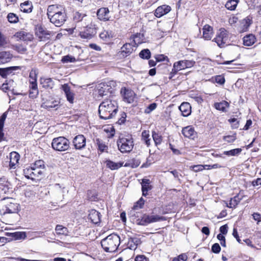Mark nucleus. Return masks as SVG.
Returning a JSON list of instances; mask_svg holds the SVG:
<instances>
[{
    "label": "nucleus",
    "instance_id": "1",
    "mask_svg": "<svg viewBox=\"0 0 261 261\" xmlns=\"http://www.w3.org/2000/svg\"><path fill=\"white\" fill-rule=\"evenodd\" d=\"M47 15L50 22L58 27L63 25L67 18L64 8L59 5H49L47 9Z\"/></svg>",
    "mask_w": 261,
    "mask_h": 261
},
{
    "label": "nucleus",
    "instance_id": "2",
    "mask_svg": "<svg viewBox=\"0 0 261 261\" xmlns=\"http://www.w3.org/2000/svg\"><path fill=\"white\" fill-rule=\"evenodd\" d=\"M117 111V103L116 101L111 99H107L101 103L98 109L100 118L104 120L113 118Z\"/></svg>",
    "mask_w": 261,
    "mask_h": 261
},
{
    "label": "nucleus",
    "instance_id": "3",
    "mask_svg": "<svg viewBox=\"0 0 261 261\" xmlns=\"http://www.w3.org/2000/svg\"><path fill=\"white\" fill-rule=\"evenodd\" d=\"M120 243V237L115 233L109 235L101 241L102 247L108 252H114L116 251Z\"/></svg>",
    "mask_w": 261,
    "mask_h": 261
},
{
    "label": "nucleus",
    "instance_id": "4",
    "mask_svg": "<svg viewBox=\"0 0 261 261\" xmlns=\"http://www.w3.org/2000/svg\"><path fill=\"white\" fill-rule=\"evenodd\" d=\"M18 208L19 204L16 203L15 199L12 198L6 197L0 200V214L1 215L17 213Z\"/></svg>",
    "mask_w": 261,
    "mask_h": 261
},
{
    "label": "nucleus",
    "instance_id": "5",
    "mask_svg": "<svg viewBox=\"0 0 261 261\" xmlns=\"http://www.w3.org/2000/svg\"><path fill=\"white\" fill-rule=\"evenodd\" d=\"M117 146L119 150L122 153L130 152L134 147L132 137L130 136L120 137L117 141Z\"/></svg>",
    "mask_w": 261,
    "mask_h": 261
},
{
    "label": "nucleus",
    "instance_id": "6",
    "mask_svg": "<svg viewBox=\"0 0 261 261\" xmlns=\"http://www.w3.org/2000/svg\"><path fill=\"white\" fill-rule=\"evenodd\" d=\"M53 148L57 151H64L70 147L69 141L64 137H59L54 138L51 143Z\"/></svg>",
    "mask_w": 261,
    "mask_h": 261
},
{
    "label": "nucleus",
    "instance_id": "7",
    "mask_svg": "<svg viewBox=\"0 0 261 261\" xmlns=\"http://www.w3.org/2000/svg\"><path fill=\"white\" fill-rule=\"evenodd\" d=\"M116 83L111 81L107 83H102L97 86L98 94L100 96L108 95L113 93L115 90Z\"/></svg>",
    "mask_w": 261,
    "mask_h": 261
},
{
    "label": "nucleus",
    "instance_id": "8",
    "mask_svg": "<svg viewBox=\"0 0 261 261\" xmlns=\"http://www.w3.org/2000/svg\"><path fill=\"white\" fill-rule=\"evenodd\" d=\"M166 220L164 217L160 216L158 215H149L144 214L140 220H138V224L145 226L151 223H154L159 221H163Z\"/></svg>",
    "mask_w": 261,
    "mask_h": 261
},
{
    "label": "nucleus",
    "instance_id": "9",
    "mask_svg": "<svg viewBox=\"0 0 261 261\" xmlns=\"http://www.w3.org/2000/svg\"><path fill=\"white\" fill-rule=\"evenodd\" d=\"M220 47H224L228 43V37L227 31L224 28L219 30L214 40Z\"/></svg>",
    "mask_w": 261,
    "mask_h": 261
},
{
    "label": "nucleus",
    "instance_id": "10",
    "mask_svg": "<svg viewBox=\"0 0 261 261\" xmlns=\"http://www.w3.org/2000/svg\"><path fill=\"white\" fill-rule=\"evenodd\" d=\"M195 62L193 60H181L174 63L171 73L175 74L178 71L193 67Z\"/></svg>",
    "mask_w": 261,
    "mask_h": 261
},
{
    "label": "nucleus",
    "instance_id": "11",
    "mask_svg": "<svg viewBox=\"0 0 261 261\" xmlns=\"http://www.w3.org/2000/svg\"><path fill=\"white\" fill-rule=\"evenodd\" d=\"M138 38L137 36H135L133 42L131 43H125L121 47V52L123 56H127L131 54L134 50V47H136L141 42L137 41L136 39Z\"/></svg>",
    "mask_w": 261,
    "mask_h": 261
},
{
    "label": "nucleus",
    "instance_id": "12",
    "mask_svg": "<svg viewBox=\"0 0 261 261\" xmlns=\"http://www.w3.org/2000/svg\"><path fill=\"white\" fill-rule=\"evenodd\" d=\"M35 34L41 41L48 40L50 38V34L49 31L42 26L36 27Z\"/></svg>",
    "mask_w": 261,
    "mask_h": 261
},
{
    "label": "nucleus",
    "instance_id": "13",
    "mask_svg": "<svg viewBox=\"0 0 261 261\" xmlns=\"http://www.w3.org/2000/svg\"><path fill=\"white\" fill-rule=\"evenodd\" d=\"M121 94L123 100L127 103H130L134 101L135 93L133 90L125 87L122 88L121 89Z\"/></svg>",
    "mask_w": 261,
    "mask_h": 261
},
{
    "label": "nucleus",
    "instance_id": "14",
    "mask_svg": "<svg viewBox=\"0 0 261 261\" xmlns=\"http://www.w3.org/2000/svg\"><path fill=\"white\" fill-rule=\"evenodd\" d=\"M86 139L83 135L75 136L73 140V144L76 149H82L86 146Z\"/></svg>",
    "mask_w": 261,
    "mask_h": 261
},
{
    "label": "nucleus",
    "instance_id": "15",
    "mask_svg": "<svg viewBox=\"0 0 261 261\" xmlns=\"http://www.w3.org/2000/svg\"><path fill=\"white\" fill-rule=\"evenodd\" d=\"M171 10V7L169 6L163 5L155 9L154 14L156 17L160 18L169 13Z\"/></svg>",
    "mask_w": 261,
    "mask_h": 261
},
{
    "label": "nucleus",
    "instance_id": "16",
    "mask_svg": "<svg viewBox=\"0 0 261 261\" xmlns=\"http://www.w3.org/2000/svg\"><path fill=\"white\" fill-rule=\"evenodd\" d=\"M109 13L110 11L108 8H101L97 12L98 18L105 21H108L110 19Z\"/></svg>",
    "mask_w": 261,
    "mask_h": 261
},
{
    "label": "nucleus",
    "instance_id": "17",
    "mask_svg": "<svg viewBox=\"0 0 261 261\" xmlns=\"http://www.w3.org/2000/svg\"><path fill=\"white\" fill-rule=\"evenodd\" d=\"M203 38L206 40H210L213 35V28L208 25L205 24L203 27Z\"/></svg>",
    "mask_w": 261,
    "mask_h": 261
},
{
    "label": "nucleus",
    "instance_id": "18",
    "mask_svg": "<svg viewBox=\"0 0 261 261\" xmlns=\"http://www.w3.org/2000/svg\"><path fill=\"white\" fill-rule=\"evenodd\" d=\"M62 89L64 91L67 100L70 103L73 102L74 100V94L71 91L70 87L68 84H64L62 85Z\"/></svg>",
    "mask_w": 261,
    "mask_h": 261
},
{
    "label": "nucleus",
    "instance_id": "19",
    "mask_svg": "<svg viewBox=\"0 0 261 261\" xmlns=\"http://www.w3.org/2000/svg\"><path fill=\"white\" fill-rule=\"evenodd\" d=\"M55 189L56 192V199L58 201H62L64 199V196L66 192H67L65 190V188H61L59 184H56L55 186Z\"/></svg>",
    "mask_w": 261,
    "mask_h": 261
},
{
    "label": "nucleus",
    "instance_id": "20",
    "mask_svg": "<svg viewBox=\"0 0 261 261\" xmlns=\"http://www.w3.org/2000/svg\"><path fill=\"white\" fill-rule=\"evenodd\" d=\"M182 115L184 117H187L191 113V107L188 102H182L179 107Z\"/></svg>",
    "mask_w": 261,
    "mask_h": 261
},
{
    "label": "nucleus",
    "instance_id": "21",
    "mask_svg": "<svg viewBox=\"0 0 261 261\" xmlns=\"http://www.w3.org/2000/svg\"><path fill=\"white\" fill-rule=\"evenodd\" d=\"M19 154L16 152H12L10 154V167L12 169L16 168V165L18 163Z\"/></svg>",
    "mask_w": 261,
    "mask_h": 261
},
{
    "label": "nucleus",
    "instance_id": "22",
    "mask_svg": "<svg viewBox=\"0 0 261 261\" xmlns=\"http://www.w3.org/2000/svg\"><path fill=\"white\" fill-rule=\"evenodd\" d=\"M13 55L9 51H3L0 52V64H5L10 62Z\"/></svg>",
    "mask_w": 261,
    "mask_h": 261
},
{
    "label": "nucleus",
    "instance_id": "23",
    "mask_svg": "<svg viewBox=\"0 0 261 261\" xmlns=\"http://www.w3.org/2000/svg\"><path fill=\"white\" fill-rule=\"evenodd\" d=\"M17 39L25 41H31L33 39V35L24 31H20L15 34V36Z\"/></svg>",
    "mask_w": 261,
    "mask_h": 261
},
{
    "label": "nucleus",
    "instance_id": "24",
    "mask_svg": "<svg viewBox=\"0 0 261 261\" xmlns=\"http://www.w3.org/2000/svg\"><path fill=\"white\" fill-rule=\"evenodd\" d=\"M89 218L93 223L97 224L100 221L101 215L97 211L92 210L90 211Z\"/></svg>",
    "mask_w": 261,
    "mask_h": 261
},
{
    "label": "nucleus",
    "instance_id": "25",
    "mask_svg": "<svg viewBox=\"0 0 261 261\" xmlns=\"http://www.w3.org/2000/svg\"><path fill=\"white\" fill-rule=\"evenodd\" d=\"M182 134L186 138H194L195 132L191 126H187L182 128Z\"/></svg>",
    "mask_w": 261,
    "mask_h": 261
},
{
    "label": "nucleus",
    "instance_id": "26",
    "mask_svg": "<svg viewBox=\"0 0 261 261\" xmlns=\"http://www.w3.org/2000/svg\"><path fill=\"white\" fill-rule=\"evenodd\" d=\"M256 41V38L253 34L246 35L243 38V44L245 46H250Z\"/></svg>",
    "mask_w": 261,
    "mask_h": 261
},
{
    "label": "nucleus",
    "instance_id": "27",
    "mask_svg": "<svg viewBox=\"0 0 261 261\" xmlns=\"http://www.w3.org/2000/svg\"><path fill=\"white\" fill-rule=\"evenodd\" d=\"M8 112L6 111L0 117V140H5L4 133H3V127L5 121L7 117Z\"/></svg>",
    "mask_w": 261,
    "mask_h": 261
},
{
    "label": "nucleus",
    "instance_id": "28",
    "mask_svg": "<svg viewBox=\"0 0 261 261\" xmlns=\"http://www.w3.org/2000/svg\"><path fill=\"white\" fill-rule=\"evenodd\" d=\"M106 166L111 170H117L123 166V163H115L111 160L106 161Z\"/></svg>",
    "mask_w": 261,
    "mask_h": 261
},
{
    "label": "nucleus",
    "instance_id": "29",
    "mask_svg": "<svg viewBox=\"0 0 261 261\" xmlns=\"http://www.w3.org/2000/svg\"><path fill=\"white\" fill-rule=\"evenodd\" d=\"M150 180L148 179H143L141 183L142 195L144 196L147 194L148 191L151 190V186H149Z\"/></svg>",
    "mask_w": 261,
    "mask_h": 261
},
{
    "label": "nucleus",
    "instance_id": "30",
    "mask_svg": "<svg viewBox=\"0 0 261 261\" xmlns=\"http://www.w3.org/2000/svg\"><path fill=\"white\" fill-rule=\"evenodd\" d=\"M33 5L31 2L26 1L20 5V10L25 13H30L32 12Z\"/></svg>",
    "mask_w": 261,
    "mask_h": 261
},
{
    "label": "nucleus",
    "instance_id": "31",
    "mask_svg": "<svg viewBox=\"0 0 261 261\" xmlns=\"http://www.w3.org/2000/svg\"><path fill=\"white\" fill-rule=\"evenodd\" d=\"M55 231L58 236L63 235L66 236L68 235L69 231L67 228L62 225H57L56 226Z\"/></svg>",
    "mask_w": 261,
    "mask_h": 261
},
{
    "label": "nucleus",
    "instance_id": "32",
    "mask_svg": "<svg viewBox=\"0 0 261 261\" xmlns=\"http://www.w3.org/2000/svg\"><path fill=\"white\" fill-rule=\"evenodd\" d=\"M96 143L98 146V150L100 151L101 153L103 152H108V146L106 143L99 139L96 140Z\"/></svg>",
    "mask_w": 261,
    "mask_h": 261
},
{
    "label": "nucleus",
    "instance_id": "33",
    "mask_svg": "<svg viewBox=\"0 0 261 261\" xmlns=\"http://www.w3.org/2000/svg\"><path fill=\"white\" fill-rule=\"evenodd\" d=\"M40 84L42 87L45 88H52L54 86V82L50 78L41 79Z\"/></svg>",
    "mask_w": 261,
    "mask_h": 261
},
{
    "label": "nucleus",
    "instance_id": "34",
    "mask_svg": "<svg viewBox=\"0 0 261 261\" xmlns=\"http://www.w3.org/2000/svg\"><path fill=\"white\" fill-rule=\"evenodd\" d=\"M239 2V0H228L225 4V8L230 11L234 10Z\"/></svg>",
    "mask_w": 261,
    "mask_h": 261
},
{
    "label": "nucleus",
    "instance_id": "35",
    "mask_svg": "<svg viewBox=\"0 0 261 261\" xmlns=\"http://www.w3.org/2000/svg\"><path fill=\"white\" fill-rule=\"evenodd\" d=\"M229 106L228 102L226 101H222L215 104V108L222 112H226V109L228 108Z\"/></svg>",
    "mask_w": 261,
    "mask_h": 261
},
{
    "label": "nucleus",
    "instance_id": "36",
    "mask_svg": "<svg viewBox=\"0 0 261 261\" xmlns=\"http://www.w3.org/2000/svg\"><path fill=\"white\" fill-rule=\"evenodd\" d=\"M241 200V198L238 195L235 196L233 198L230 199L229 203L227 204V206L230 208H235Z\"/></svg>",
    "mask_w": 261,
    "mask_h": 261
},
{
    "label": "nucleus",
    "instance_id": "37",
    "mask_svg": "<svg viewBox=\"0 0 261 261\" xmlns=\"http://www.w3.org/2000/svg\"><path fill=\"white\" fill-rule=\"evenodd\" d=\"M86 17V15L84 13L77 11L74 13L73 19L75 22H79L82 21Z\"/></svg>",
    "mask_w": 261,
    "mask_h": 261
},
{
    "label": "nucleus",
    "instance_id": "38",
    "mask_svg": "<svg viewBox=\"0 0 261 261\" xmlns=\"http://www.w3.org/2000/svg\"><path fill=\"white\" fill-rule=\"evenodd\" d=\"M141 163V162L137 159H132L128 162H126L124 166V167H129L132 168H135L138 167Z\"/></svg>",
    "mask_w": 261,
    "mask_h": 261
},
{
    "label": "nucleus",
    "instance_id": "39",
    "mask_svg": "<svg viewBox=\"0 0 261 261\" xmlns=\"http://www.w3.org/2000/svg\"><path fill=\"white\" fill-rule=\"evenodd\" d=\"M149 132L148 130H143L142 133V140L143 141L147 146L150 145L151 139L149 138Z\"/></svg>",
    "mask_w": 261,
    "mask_h": 261
},
{
    "label": "nucleus",
    "instance_id": "40",
    "mask_svg": "<svg viewBox=\"0 0 261 261\" xmlns=\"http://www.w3.org/2000/svg\"><path fill=\"white\" fill-rule=\"evenodd\" d=\"M152 137L153 139L155 145L160 144L162 142V137L158 133L155 131L152 132Z\"/></svg>",
    "mask_w": 261,
    "mask_h": 261
},
{
    "label": "nucleus",
    "instance_id": "41",
    "mask_svg": "<svg viewBox=\"0 0 261 261\" xmlns=\"http://www.w3.org/2000/svg\"><path fill=\"white\" fill-rule=\"evenodd\" d=\"M242 150L241 148H236L229 151H225L223 154L228 156H235L240 154Z\"/></svg>",
    "mask_w": 261,
    "mask_h": 261
},
{
    "label": "nucleus",
    "instance_id": "42",
    "mask_svg": "<svg viewBox=\"0 0 261 261\" xmlns=\"http://www.w3.org/2000/svg\"><path fill=\"white\" fill-rule=\"evenodd\" d=\"M33 169L34 179H35L36 178H41L43 175L44 170L40 168H35L34 167H33Z\"/></svg>",
    "mask_w": 261,
    "mask_h": 261
},
{
    "label": "nucleus",
    "instance_id": "43",
    "mask_svg": "<svg viewBox=\"0 0 261 261\" xmlns=\"http://www.w3.org/2000/svg\"><path fill=\"white\" fill-rule=\"evenodd\" d=\"M12 49L16 50L18 53L23 54L25 53L27 50L25 47H23L22 45L17 44H13L11 47Z\"/></svg>",
    "mask_w": 261,
    "mask_h": 261
},
{
    "label": "nucleus",
    "instance_id": "44",
    "mask_svg": "<svg viewBox=\"0 0 261 261\" xmlns=\"http://www.w3.org/2000/svg\"><path fill=\"white\" fill-rule=\"evenodd\" d=\"M75 61V58L70 55L65 56L62 57L61 60V62L63 63H74Z\"/></svg>",
    "mask_w": 261,
    "mask_h": 261
},
{
    "label": "nucleus",
    "instance_id": "45",
    "mask_svg": "<svg viewBox=\"0 0 261 261\" xmlns=\"http://www.w3.org/2000/svg\"><path fill=\"white\" fill-rule=\"evenodd\" d=\"M7 19L10 23H16L18 21V16L13 13H10L7 15Z\"/></svg>",
    "mask_w": 261,
    "mask_h": 261
},
{
    "label": "nucleus",
    "instance_id": "46",
    "mask_svg": "<svg viewBox=\"0 0 261 261\" xmlns=\"http://www.w3.org/2000/svg\"><path fill=\"white\" fill-rule=\"evenodd\" d=\"M144 204V200L143 198H140V199L136 202L133 206V209L135 211L138 210L142 208Z\"/></svg>",
    "mask_w": 261,
    "mask_h": 261
},
{
    "label": "nucleus",
    "instance_id": "47",
    "mask_svg": "<svg viewBox=\"0 0 261 261\" xmlns=\"http://www.w3.org/2000/svg\"><path fill=\"white\" fill-rule=\"evenodd\" d=\"M13 237L16 240L24 239L27 237L25 232H15L12 233Z\"/></svg>",
    "mask_w": 261,
    "mask_h": 261
},
{
    "label": "nucleus",
    "instance_id": "48",
    "mask_svg": "<svg viewBox=\"0 0 261 261\" xmlns=\"http://www.w3.org/2000/svg\"><path fill=\"white\" fill-rule=\"evenodd\" d=\"M80 35L82 38L89 39L94 36V32L92 31L91 33H89L86 31L80 32Z\"/></svg>",
    "mask_w": 261,
    "mask_h": 261
},
{
    "label": "nucleus",
    "instance_id": "49",
    "mask_svg": "<svg viewBox=\"0 0 261 261\" xmlns=\"http://www.w3.org/2000/svg\"><path fill=\"white\" fill-rule=\"evenodd\" d=\"M24 174H25V176L30 179H34L33 176V167L30 168H26L24 169Z\"/></svg>",
    "mask_w": 261,
    "mask_h": 261
},
{
    "label": "nucleus",
    "instance_id": "50",
    "mask_svg": "<svg viewBox=\"0 0 261 261\" xmlns=\"http://www.w3.org/2000/svg\"><path fill=\"white\" fill-rule=\"evenodd\" d=\"M139 56L142 59H148L150 57V51L148 49H143L140 53Z\"/></svg>",
    "mask_w": 261,
    "mask_h": 261
},
{
    "label": "nucleus",
    "instance_id": "51",
    "mask_svg": "<svg viewBox=\"0 0 261 261\" xmlns=\"http://www.w3.org/2000/svg\"><path fill=\"white\" fill-rule=\"evenodd\" d=\"M99 37L100 38L106 40L108 38L112 37V34L111 32L104 30L99 34Z\"/></svg>",
    "mask_w": 261,
    "mask_h": 261
},
{
    "label": "nucleus",
    "instance_id": "52",
    "mask_svg": "<svg viewBox=\"0 0 261 261\" xmlns=\"http://www.w3.org/2000/svg\"><path fill=\"white\" fill-rule=\"evenodd\" d=\"M156 107L157 105L156 103H152L146 107L144 110V113L145 114H150L156 108Z\"/></svg>",
    "mask_w": 261,
    "mask_h": 261
},
{
    "label": "nucleus",
    "instance_id": "53",
    "mask_svg": "<svg viewBox=\"0 0 261 261\" xmlns=\"http://www.w3.org/2000/svg\"><path fill=\"white\" fill-rule=\"evenodd\" d=\"M190 169L194 172H199L205 169V166L202 165H197L190 166Z\"/></svg>",
    "mask_w": 261,
    "mask_h": 261
},
{
    "label": "nucleus",
    "instance_id": "54",
    "mask_svg": "<svg viewBox=\"0 0 261 261\" xmlns=\"http://www.w3.org/2000/svg\"><path fill=\"white\" fill-rule=\"evenodd\" d=\"M13 83V81H9V82L4 83L1 87L2 90L5 92H6L8 90H9L11 84Z\"/></svg>",
    "mask_w": 261,
    "mask_h": 261
},
{
    "label": "nucleus",
    "instance_id": "55",
    "mask_svg": "<svg viewBox=\"0 0 261 261\" xmlns=\"http://www.w3.org/2000/svg\"><path fill=\"white\" fill-rule=\"evenodd\" d=\"M188 259L187 255L185 254H181L177 257L173 258L172 261H186Z\"/></svg>",
    "mask_w": 261,
    "mask_h": 261
},
{
    "label": "nucleus",
    "instance_id": "56",
    "mask_svg": "<svg viewBox=\"0 0 261 261\" xmlns=\"http://www.w3.org/2000/svg\"><path fill=\"white\" fill-rule=\"evenodd\" d=\"M33 167L35 168H40L41 169H42L43 170H44L45 167L44 162L42 160L37 161Z\"/></svg>",
    "mask_w": 261,
    "mask_h": 261
},
{
    "label": "nucleus",
    "instance_id": "57",
    "mask_svg": "<svg viewBox=\"0 0 261 261\" xmlns=\"http://www.w3.org/2000/svg\"><path fill=\"white\" fill-rule=\"evenodd\" d=\"M215 80L216 83L220 85H223L225 82V79L224 76L220 75H217L215 78Z\"/></svg>",
    "mask_w": 261,
    "mask_h": 261
},
{
    "label": "nucleus",
    "instance_id": "58",
    "mask_svg": "<svg viewBox=\"0 0 261 261\" xmlns=\"http://www.w3.org/2000/svg\"><path fill=\"white\" fill-rule=\"evenodd\" d=\"M221 250V248L218 243H215L212 247V251L215 253H218Z\"/></svg>",
    "mask_w": 261,
    "mask_h": 261
},
{
    "label": "nucleus",
    "instance_id": "59",
    "mask_svg": "<svg viewBox=\"0 0 261 261\" xmlns=\"http://www.w3.org/2000/svg\"><path fill=\"white\" fill-rule=\"evenodd\" d=\"M236 139L235 136H226L223 137V140L228 143H231L235 141Z\"/></svg>",
    "mask_w": 261,
    "mask_h": 261
},
{
    "label": "nucleus",
    "instance_id": "60",
    "mask_svg": "<svg viewBox=\"0 0 261 261\" xmlns=\"http://www.w3.org/2000/svg\"><path fill=\"white\" fill-rule=\"evenodd\" d=\"M30 89H32L33 90H35V91H38L37 82H36L35 80H34L33 81L30 80Z\"/></svg>",
    "mask_w": 261,
    "mask_h": 261
},
{
    "label": "nucleus",
    "instance_id": "61",
    "mask_svg": "<svg viewBox=\"0 0 261 261\" xmlns=\"http://www.w3.org/2000/svg\"><path fill=\"white\" fill-rule=\"evenodd\" d=\"M7 44L6 38L0 32V47H3Z\"/></svg>",
    "mask_w": 261,
    "mask_h": 261
},
{
    "label": "nucleus",
    "instance_id": "62",
    "mask_svg": "<svg viewBox=\"0 0 261 261\" xmlns=\"http://www.w3.org/2000/svg\"><path fill=\"white\" fill-rule=\"evenodd\" d=\"M56 106V105H53V102H43L41 105V107L44 109H49L54 108Z\"/></svg>",
    "mask_w": 261,
    "mask_h": 261
},
{
    "label": "nucleus",
    "instance_id": "63",
    "mask_svg": "<svg viewBox=\"0 0 261 261\" xmlns=\"http://www.w3.org/2000/svg\"><path fill=\"white\" fill-rule=\"evenodd\" d=\"M9 71L8 68H0V75L3 77H5L8 75Z\"/></svg>",
    "mask_w": 261,
    "mask_h": 261
},
{
    "label": "nucleus",
    "instance_id": "64",
    "mask_svg": "<svg viewBox=\"0 0 261 261\" xmlns=\"http://www.w3.org/2000/svg\"><path fill=\"white\" fill-rule=\"evenodd\" d=\"M135 261H148L147 258L143 255H137L135 258Z\"/></svg>",
    "mask_w": 261,
    "mask_h": 261
}]
</instances>
